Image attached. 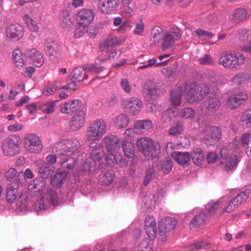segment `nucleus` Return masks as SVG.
<instances>
[{
  "label": "nucleus",
  "mask_w": 251,
  "mask_h": 251,
  "mask_svg": "<svg viewBox=\"0 0 251 251\" xmlns=\"http://www.w3.org/2000/svg\"><path fill=\"white\" fill-rule=\"evenodd\" d=\"M162 29L160 27H156L153 29L151 32L152 37L154 43H158L163 35L162 34Z\"/></svg>",
  "instance_id": "864d4df0"
},
{
  "label": "nucleus",
  "mask_w": 251,
  "mask_h": 251,
  "mask_svg": "<svg viewBox=\"0 0 251 251\" xmlns=\"http://www.w3.org/2000/svg\"><path fill=\"white\" fill-rule=\"evenodd\" d=\"M249 17L247 11L244 8L236 9L232 15L231 19L235 23L246 21Z\"/></svg>",
  "instance_id": "bb28decb"
},
{
  "label": "nucleus",
  "mask_w": 251,
  "mask_h": 251,
  "mask_svg": "<svg viewBox=\"0 0 251 251\" xmlns=\"http://www.w3.org/2000/svg\"><path fill=\"white\" fill-rule=\"evenodd\" d=\"M240 143L247 155L251 157V134H243L240 138Z\"/></svg>",
  "instance_id": "c85d7f7f"
},
{
  "label": "nucleus",
  "mask_w": 251,
  "mask_h": 251,
  "mask_svg": "<svg viewBox=\"0 0 251 251\" xmlns=\"http://www.w3.org/2000/svg\"><path fill=\"white\" fill-rule=\"evenodd\" d=\"M198 60L202 65H212L214 63L212 57L208 54H204L203 56L200 57Z\"/></svg>",
  "instance_id": "603ef678"
},
{
  "label": "nucleus",
  "mask_w": 251,
  "mask_h": 251,
  "mask_svg": "<svg viewBox=\"0 0 251 251\" xmlns=\"http://www.w3.org/2000/svg\"><path fill=\"white\" fill-rule=\"evenodd\" d=\"M21 56L19 50L14 51L13 53V59L18 67H22L25 65L24 59L21 58Z\"/></svg>",
  "instance_id": "3c124183"
},
{
  "label": "nucleus",
  "mask_w": 251,
  "mask_h": 251,
  "mask_svg": "<svg viewBox=\"0 0 251 251\" xmlns=\"http://www.w3.org/2000/svg\"><path fill=\"white\" fill-rule=\"evenodd\" d=\"M25 147L30 153H38L43 148L40 138L35 134H27L25 137Z\"/></svg>",
  "instance_id": "0eeeda50"
},
{
  "label": "nucleus",
  "mask_w": 251,
  "mask_h": 251,
  "mask_svg": "<svg viewBox=\"0 0 251 251\" xmlns=\"http://www.w3.org/2000/svg\"><path fill=\"white\" fill-rule=\"evenodd\" d=\"M58 196L56 192L51 188H47L43 195L35 202L34 208L38 212L46 210L49 205L56 206L58 205Z\"/></svg>",
  "instance_id": "f03ea898"
},
{
  "label": "nucleus",
  "mask_w": 251,
  "mask_h": 251,
  "mask_svg": "<svg viewBox=\"0 0 251 251\" xmlns=\"http://www.w3.org/2000/svg\"><path fill=\"white\" fill-rule=\"evenodd\" d=\"M219 63L228 69L237 68L245 61V57L240 52L223 54L219 59Z\"/></svg>",
  "instance_id": "39448f33"
},
{
  "label": "nucleus",
  "mask_w": 251,
  "mask_h": 251,
  "mask_svg": "<svg viewBox=\"0 0 251 251\" xmlns=\"http://www.w3.org/2000/svg\"><path fill=\"white\" fill-rule=\"evenodd\" d=\"M209 91L208 86L205 84L192 85L187 89L185 98L190 103L198 102L208 94Z\"/></svg>",
  "instance_id": "7ed1b4c3"
},
{
  "label": "nucleus",
  "mask_w": 251,
  "mask_h": 251,
  "mask_svg": "<svg viewBox=\"0 0 251 251\" xmlns=\"http://www.w3.org/2000/svg\"><path fill=\"white\" fill-rule=\"evenodd\" d=\"M248 75L246 74H238L232 78V82L237 85H240L246 80Z\"/></svg>",
  "instance_id": "bf43d9fd"
},
{
  "label": "nucleus",
  "mask_w": 251,
  "mask_h": 251,
  "mask_svg": "<svg viewBox=\"0 0 251 251\" xmlns=\"http://www.w3.org/2000/svg\"><path fill=\"white\" fill-rule=\"evenodd\" d=\"M66 146L69 149L71 154L76 151L80 147V145L78 140L75 139H64Z\"/></svg>",
  "instance_id": "4c0bfd02"
},
{
  "label": "nucleus",
  "mask_w": 251,
  "mask_h": 251,
  "mask_svg": "<svg viewBox=\"0 0 251 251\" xmlns=\"http://www.w3.org/2000/svg\"><path fill=\"white\" fill-rule=\"evenodd\" d=\"M114 178V174L110 172H106L101 177L100 182L102 185H108L111 184Z\"/></svg>",
  "instance_id": "09e8293b"
},
{
  "label": "nucleus",
  "mask_w": 251,
  "mask_h": 251,
  "mask_svg": "<svg viewBox=\"0 0 251 251\" xmlns=\"http://www.w3.org/2000/svg\"><path fill=\"white\" fill-rule=\"evenodd\" d=\"M206 219L205 214L201 213L196 215L191 220V225L192 227H198L202 225Z\"/></svg>",
  "instance_id": "79ce46f5"
},
{
  "label": "nucleus",
  "mask_w": 251,
  "mask_h": 251,
  "mask_svg": "<svg viewBox=\"0 0 251 251\" xmlns=\"http://www.w3.org/2000/svg\"><path fill=\"white\" fill-rule=\"evenodd\" d=\"M85 114L82 111H79L75 114L71 122V127L73 130L80 129L85 123Z\"/></svg>",
  "instance_id": "b1692460"
},
{
  "label": "nucleus",
  "mask_w": 251,
  "mask_h": 251,
  "mask_svg": "<svg viewBox=\"0 0 251 251\" xmlns=\"http://www.w3.org/2000/svg\"><path fill=\"white\" fill-rule=\"evenodd\" d=\"M168 62V60L161 62L159 63H157V60L155 59H151L148 61V63L146 65H144L139 67V69H146L147 68L152 66L153 65H155L156 66H165L167 64V63Z\"/></svg>",
  "instance_id": "5fc2aeb1"
},
{
  "label": "nucleus",
  "mask_w": 251,
  "mask_h": 251,
  "mask_svg": "<svg viewBox=\"0 0 251 251\" xmlns=\"http://www.w3.org/2000/svg\"><path fill=\"white\" fill-rule=\"evenodd\" d=\"M220 155L221 162L225 165V169L226 172L236 168L238 164V158L236 155H230L228 150L223 148L220 151Z\"/></svg>",
  "instance_id": "6e6552de"
},
{
  "label": "nucleus",
  "mask_w": 251,
  "mask_h": 251,
  "mask_svg": "<svg viewBox=\"0 0 251 251\" xmlns=\"http://www.w3.org/2000/svg\"><path fill=\"white\" fill-rule=\"evenodd\" d=\"M152 122L150 120L139 121L136 122L133 132L137 134L144 133L151 127Z\"/></svg>",
  "instance_id": "7c9ffc66"
},
{
  "label": "nucleus",
  "mask_w": 251,
  "mask_h": 251,
  "mask_svg": "<svg viewBox=\"0 0 251 251\" xmlns=\"http://www.w3.org/2000/svg\"><path fill=\"white\" fill-rule=\"evenodd\" d=\"M173 167V162L171 159L166 158L160 163V169L164 174H168L171 171Z\"/></svg>",
  "instance_id": "a18cd8bd"
},
{
  "label": "nucleus",
  "mask_w": 251,
  "mask_h": 251,
  "mask_svg": "<svg viewBox=\"0 0 251 251\" xmlns=\"http://www.w3.org/2000/svg\"><path fill=\"white\" fill-rule=\"evenodd\" d=\"M172 157L179 165L187 164L190 159V155L188 152L175 151L172 154Z\"/></svg>",
  "instance_id": "c756f323"
},
{
  "label": "nucleus",
  "mask_w": 251,
  "mask_h": 251,
  "mask_svg": "<svg viewBox=\"0 0 251 251\" xmlns=\"http://www.w3.org/2000/svg\"><path fill=\"white\" fill-rule=\"evenodd\" d=\"M95 17L93 10L82 9L77 13V20L81 26H87L91 23Z\"/></svg>",
  "instance_id": "f3484780"
},
{
  "label": "nucleus",
  "mask_w": 251,
  "mask_h": 251,
  "mask_svg": "<svg viewBox=\"0 0 251 251\" xmlns=\"http://www.w3.org/2000/svg\"><path fill=\"white\" fill-rule=\"evenodd\" d=\"M85 68L81 67L75 68L69 75L70 79H74L78 82H80L87 78Z\"/></svg>",
  "instance_id": "cd10ccee"
},
{
  "label": "nucleus",
  "mask_w": 251,
  "mask_h": 251,
  "mask_svg": "<svg viewBox=\"0 0 251 251\" xmlns=\"http://www.w3.org/2000/svg\"><path fill=\"white\" fill-rule=\"evenodd\" d=\"M137 146L139 150L142 151L145 155H148L150 151L155 152L159 149V145L157 143H154L151 139L147 137L138 139Z\"/></svg>",
  "instance_id": "1a4fd4ad"
},
{
  "label": "nucleus",
  "mask_w": 251,
  "mask_h": 251,
  "mask_svg": "<svg viewBox=\"0 0 251 251\" xmlns=\"http://www.w3.org/2000/svg\"><path fill=\"white\" fill-rule=\"evenodd\" d=\"M111 40L110 38L107 39L106 41L104 42L103 43L100 45V49L101 51H105L106 52H108L109 51H111L110 48L113 47Z\"/></svg>",
  "instance_id": "0e129e2a"
},
{
  "label": "nucleus",
  "mask_w": 251,
  "mask_h": 251,
  "mask_svg": "<svg viewBox=\"0 0 251 251\" xmlns=\"http://www.w3.org/2000/svg\"><path fill=\"white\" fill-rule=\"evenodd\" d=\"M60 162L62 168L68 171L73 170L76 164V161L72 157H68L62 161L60 160Z\"/></svg>",
  "instance_id": "c03bdc74"
},
{
  "label": "nucleus",
  "mask_w": 251,
  "mask_h": 251,
  "mask_svg": "<svg viewBox=\"0 0 251 251\" xmlns=\"http://www.w3.org/2000/svg\"><path fill=\"white\" fill-rule=\"evenodd\" d=\"M251 194V190L247 189L245 191L241 192L238 194L236 197H234L232 200L233 202H235L236 204L238 206L246 200L249 198Z\"/></svg>",
  "instance_id": "c9c22d12"
},
{
  "label": "nucleus",
  "mask_w": 251,
  "mask_h": 251,
  "mask_svg": "<svg viewBox=\"0 0 251 251\" xmlns=\"http://www.w3.org/2000/svg\"><path fill=\"white\" fill-rule=\"evenodd\" d=\"M82 105L81 101L73 100L65 102L61 105L60 111L62 113L69 114L78 110Z\"/></svg>",
  "instance_id": "412c9836"
},
{
  "label": "nucleus",
  "mask_w": 251,
  "mask_h": 251,
  "mask_svg": "<svg viewBox=\"0 0 251 251\" xmlns=\"http://www.w3.org/2000/svg\"><path fill=\"white\" fill-rule=\"evenodd\" d=\"M151 250L150 241L148 238L143 240L138 246L134 247L133 249L134 251H151Z\"/></svg>",
  "instance_id": "37998d69"
},
{
  "label": "nucleus",
  "mask_w": 251,
  "mask_h": 251,
  "mask_svg": "<svg viewBox=\"0 0 251 251\" xmlns=\"http://www.w3.org/2000/svg\"><path fill=\"white\" fill-rule=\"evenodd\" d=\"M68 173L66 171H57L50 179V183L53 187L60 188L64 184L67 177Z\"/></svg>",
  "instance_id": "5701e85b"
},
{
  "label": "nucleus",
  "mask_w": 251,
  "mask_h": 251,
  "mask_svg": "<svg viewBox=\"0 0 251 251\" xmlns=\"http://www.w3.org/2000/svg\"><path fill=\"white\" fill-rule=\"evenodd\" d=\"M98 8L103 13H109L117 10L119 0H97Z\"/></svg>",
  "instance_id": "dca6fc26"
},
{
  "label": "nucleus",
  "mask_w": 251,
  "mask_h": 251,
  "mask_svg": "<svg viewBox=\"0 0 251 251\" xmlns=\"http://www.w3.org/2000/svg\"><path fill=\"white\" fill-rule=\"evenodd\" d=\"M207 243H204L203 242H198L195 243L191 244L188 247V250L189 251H195L199 250L201 249L206 248V247L208 246Z\"/></svg>",
  "instance_id": "e2e57ef3"
},
{
  "label": "nucleus",
  "mask_w": 251,
  "mask_h": 251,
  "mask_svg": "<svg viewBox=\"0 0 251 251\" xmlns=\"http://www.w3.org/2000/svg\"><path fill=\"white\" fill-rule=\"evenodd\" d=\"M59 45L51 40H47L45 44L46 53L50 57H57L59 54Z\"/></svg>",
  "instance_id": "4be33fe9"
},
{
  "label": "nucleus",
  "mask_w": 251,
  "mask_h": 251,
  "mask_svg": "<svg viewBox=\"0 0 251 251\" xmlns=\"http://www.w3.org/2000/svg\"><path fill=\"white\" fill-rule=\"evenodd\" d=\"M195 32L196 35L199 37L205 38L206 39H210L214 36L212 33L201 28L197 29Z\"/></svg>",
  "instance_id": "13d9d810"
},
{
  "label": "nucleus",
  "mask_w": 251,
  "mask_h": 251,
  "mask_svg": "<svg viewBox=\"0 0 251 251\" xmlns=\"http://www.w3.org/2000/svg\"><path fill=\"white\" fill-rule=\"evenodd\" d=\"M220 205L219 201L211 202L206 206V209L209 213H212L217 210Z\"/></svg>",
  "instance_id": "338daca9"
},
{
  "label": "nucleus",
  "mask_w": 251,
  "mask_h": 251,
  "mask_svg": "<svg viewBox=\"0 0 251 251\" xmlns=\"http://www.w3.org/2000/svg\"><path fill=\"white\" fill-rule=\"evenodd\" d=\"M58 88L56 83L50 84L45 86L43 90V93L45 96H50L53 95Z\"/></svg>",
  "instance_id": "8fccbe9b"
},
{
  "label": "nucleus",
  "mask_w": 251,
  "mask_h": 251,
  "mask_svg": "<svg viewBox=\"0 0 251 251\" xmlns=\"http://www.w3.org/2000/svg\"><path fill=\"white\" fill-rule=\"evenodd\" d=\"M208 79L214 86L222 84L224 80V76L221 74H217L214 72L209 74Z\"/></svg>",
  "instance_id": "a19ab883"
},
{
  "label": "nucleus",
  "mask_w": 251,
  "mask_h": 251,
  "mask_svg": "<svg viewBox=\"0 0 251 251\" xmlns=\"http://www.w3.org/2000/svg\"><path fill=\"white\" fill-rule=\"evenodd\" d=\"M167 32L169 33L176 41L180 39L181 37V32L178 28H172Z\"/></svg>",
  "instance_id": "774afa93"
},
{
  "label": "nucleus",
  "mask_w": 251,
  "mask_h": 251,
  "mask_svg": "<svg viewBox=\"0 0 251 251\" xmlns=\"http://www.w3.org/2000/svg\"><path fill=\"white\" fill-rule=\"evenodd\" d=\"M107 122L103 119H98L92 122L86 132L88 141H99L106 133Z\"/></svg>",
  "instance_id": "f257e3e1"
},
{
  "label": "nucleus",
  "mask_w": 251,
  "mask_h": 251,
  "mask_svg": "<svg viewBox=\"0 0 251 251\" xmlns=\"http://www.w3.org/2000/svg\"><path fill=\"white\" fill-rule=\"evenodd\" d=\"M19 184L11 183L7 188L6 199L9 203H13L16 200L18 193Z\"/></svg>",
  "instance_id": "a878e982"
},
{
  "label": "nucleus",
  "mask_w": 251,
  "mask_h": 251,
  "mask_svg": "<svg viewBox=\"0 0 251 251\" xmlns=\"http://www.w3.org/2000/svg\"><path fill=\"white\" fill-rule=\"evenodd\" d=\"M6 37L14 41L20 40L24 35V28L18 24L8 25L5 29Z\"/></svg>",
  "instance_id": "4468645a"
},
{
  "label": "nucleus",
  "mask_w": 251,
  "mask_h": 251,
  "mask_svg": "<svg viewBox=\"0 0 251 251\" xmlns=\"http://www.w3.org/2000/svg\"><path fill=\"white\" fill-rule=\"evenodd\" d=\"M182 95L181 88L177 87L171 93L170 101L174 105H178L180 104Z\"/></svg>",
  "instance_id": "473e14b6"
},
{
  "label": "nucleus",
  "mask_w": 251,
  "mask_h": 251,
  "mask_svg": "<svg viewBox=\"0 0 251 251\" xmlns=\"http://www.w3.org/2000/svg\"><path fill=\"white\" fill-rule=\"evenodd\" d=\"M182 131V126L180 124H176L175 126L171 128L169 130V134L176 136L181 133Z\"/></svg>",
  "instance_id": "69168bd1"
},
{
  "label": "nucleus",
  "mask_w": 251,
  "mask_h": 251,
  "mask_svg": "<svg viewBox=\"0 0 251 251\" xmlns=\"http://www.w3.org/2000/svg\"><path fill=\"white\" fill-rule=\"evenodd\" d=\"M145 231L151 240L155 238L157 229L156 222L155 218L152 216H147L145 220Z\"/></svg>",
  "instance_id": "6ab92c4d"
},
{
  "label": "nucleus",
  "mask_w": 251,
  "mask_h": 251,
  "mask_svg": "<svg viewBox=\"0 0 251 251\" xmlns=\"http://www.w3.org/2000/svg\"><path fill=\"white\" fill-rule=\"evenodd\" d=\"M22 141L17 135L10 136L2 142L1 148L4 155L13 157L19 154Z\"/></svg>",
  "instance_id": "20e7f679"
},
{
  "label": "nucleus",
  "mask_w": 251,
  "mask_h": 251,
  "mask_svg": "<svg viewBox=\"0 0 251 251\" xmlns=\"http://www.w3.org/2000/svg\"><path fill=\"white\" fill-rule=\"evenodd\" d=\"M210 135L216 140L220 139L222 138V133L221 129L216 126H213L210 128Z\"/></svg>",
  "instance_id": "052dcab7"
},
{
  "label": "nucleus",
  "mask_w": 251,
  "mask_h": 251,
  "mask_svg": "<svg viewBox=\"0 0 251 251\" xmlns=\"http://www.w3.org/2000/svg\"><path fill=\"white\" fill-rule=\"evenodd\" d=\"M38 170L42 178H48L51 176L54 172V168L42 160L36 161Z\"/></svg>",
  "instance_id": "aec40b11"
},
{
  "label": "nucleus",
  "mask_w": 251,
  "mask_h": 251,
  "mask_svg": "<svg viewBox=\"0 0 251 251\" xmlns=\"http://www.w3.org/2000/svg\"><path fill=\"white\" fill-rule=\"evenodd\" d=\"M122 103L126 110L133 115L139 112L142 105V101L136 97L124 99Z\"/></svg>",
  "instance_id": "ddd939ff"
},
{
  "label": "nucleus",
  "mask_w": 251,
  "mask_h": 251,
  "mask_svg": "<svg viewBox=\"0 0 251 251\" xmlns=\"http://www.w3.org/2000/svg\"><path fill=\"white\" fill-rule=\"evenodd\" d=\"M155 175L154 168L153 166H149L146 170L145 176L144 178L143 185L147 186L153 179Z\"/></svg>",
  "instance_id": "ea45409f"
},
{
  "label": "nucleus",
  "mask_w": 251,
  "mask_h": 251,
  "mask_svg": "<svg viewBox=\"0 0 251 251\" xmlns=\"http://www.w3.org/2000/svg\"><path fill=\"white\" fill-rule=\"evenodd\" d=\"M106 148L109 153H115L120 148V140L114 135L105 136L103 139Z\"/></svg>",
  "instance_id": "a211bd4d"
},
{
  "label": "nucleus",
  "mask_w": 251,
  "mask_h": 251,
  "mask_svg": "<svg viewBox=\"0 0 251 251\" xmlns=\"http://www.w3.org/2000/svg\"><path fill=\"white\" fill-rule=\"evenodd\" d=\"M241 121L244 125L250 126L251 125V109L245 111L241 116Z\"/></svg>",
  "instance_id": "6e6d98bb"
},
{
  "label": "nucleus",
  "mask_w": 251,
  "mask_h": 251,
  "mask_svg": "<svg viewBox=\"0 0 251 251\" xmlns=\"http://www.w3.org/2000/svg\"><path fill=\"white\" fill-rule=\"evenodd\" d=\"M123 151L125 155L128 158H132L134 156L135 147L130 142L125 141L123 143Z\"/></svg>",
  "instance_id": "e433bc0d"
},
{
  "label": "nucleus",
  "mask_w": 251,
  "mask_h": 251,
  "mask_svg": "<svg viewBox=\"0 0 251 251\" xmlns=\"http://www.w3.org/2000/svg\"><path fill=\"white\" fill-rule=\"evenodd\" d=\"M193 163L199 165L201 164L204 159V155L202 150L198 148H194L191 152Z\"/></svg>",
  "instance_id": "f704fd0d"
},
{
  "label": "nucleus",
  "mask_w": 251,
  "mask_h": 251,
  "mask_svg": "<svg viewBox=\"0 0 251 251\" xmlns=\"http://www.w3.org/2000/svg\"><path fill=\"white\" fill-rule=\"evenodd\" d=\"M58 101V100H54L42 104L40 108L43 112L50 114L54 111L55 103Z\"/></svg>",
  "instance_id": "de8ad7c7"
},
{
  "label": "nucleus",
  "mask_w": 251,
  "mask_h": 251,
  "mask_svg": "<svg viewBox=\"0 0 251 251\" xmlns=\"http://www.w3.org/2000/svg\"><path fill=\"white\" fill-rule=\"evenodd\" d=\"M162 47L161 49L164 50L171 48L173 46L176 41L169 33L166 32L162 37Z\"/></svg>",
  "instance_id": "72a5a7b5"
},
{
  "label": "nucleus",
  "mask_w": 251,
  "mask_h": 251,
  "mask_svg": "<svg viewBox=\"0 0 251 251\" xmlns=\"http://www.w3.org/2000/svg\"><path fill=\"white\" fill-rule=\"evenodd\" d=\"M54 151L56 153L58 158H61L62 156L71 155L70 151H69V149L67 146H66L64 140H62L55 144Z\"/></svg>",
  "instance_id": "2f4dec72"
},
{
  "label": "nucleus",
  "mask_w": 251,
  "mask_h": 251,
  "mask_svg": "<svg viewBox=\"0 0 251 251\" xmlns=\"http://www.w3.org/2000/svg\"><path fill=\"white\" fill-rule=\"evenodd\" d=\"M114 123L118 128H124L128 125V119L126 115L121 114L115 119Z\"/></svg>",
  "instance_id": "58836bf2"
},
{
  "label": "nucleus",
  "mask_w": 251,
  "mask_h": 251,
  "mask_svg": "<svg viewBox=\"0 0 251 251\" xmlns=\"http://www.w3.org/2000/svg\"><path fill=\"white\" fill-rule=\"evenodd\" d=\"M219 99L214 96H209L202 104L201 110L208 115L213 114L221 106Z\"/></svg>",
  "instance_id": "9d476101"
},
{
  "label": "nucleus",
  "mask_w": 251,
  "mask_h": 251,
  "mask_svg": "<svg viewBox=\"0 0 251 251\" xmlns=\"http://www.w3.org/2000/svg\"><path fill=\"white\" fill-rule=\"evenodd\" d=\"M144 29L145 25L142 21L137 23L136 24L135 27L133 31V34L138 36H142Z\"/></svg>",
  "instance_id": "680f3d73"
},
{
  "label": "nucleus",
  "mask_w": 251,
  "mask_h": 251,
  "mask_svg": "<svg viewBox=\"0 0 251 251\" xmlns=\"http://www.w3.org/2000/svg\"><path fill=\"white\" fill-rule=\"evenodd\" d=\"M159 95V87L153 81L147 82L143 89V95L148 101L157 99Z\"/></svg>",
  "instance_id": "9b49d317"
},
{
  "label": "nucleus",
  "mask_w": 251,
  "mask_h": 251,
  "mask_svg": "<svg viewBox=\"0 0 251 251\" xmlns=\"http://www.w3.org/2000/svg\"><path fill=\"white\" fill-rule=\"evenodd\" d=\"M25 54L37 67L41 66L44 62L42 54L35 49L32 48L27 50Z\"/></svg>",
  "instance_id": "393cba45"
},
{
  "label": "nucleus",
  "mask_w": 251,
  "mask_h": 251,
  "mask_svg": "<svg viewBox=\"0 0 251 251\" xmlns=\"http://www.w3.org/2000/svg\"><path fill=\"white\" fill-rule=\"evenodd\" d=\"M180 116L185 119L192 118L195 116V111L191 108H185L179 112Z\"/></svg>",
  "instance_id": "4d7b16f0"
},
{
  "label": "nucleus",
  "mask_w": 251,
  "mask_h": 251,
  "mask_svg": "<svg viewBox=\"0 0 251 251\" xmlns=\"http://www.w3.org/2000/svg\"><path fill=\"white\" fill-rule=\"evenodd\" d=\"M90 147L92 149L90 153V157L93 160V164H91L90 166L87 163H85L84 166V171H90L94 167L96 161H100L104 155V150L102 145L98 143L92 142L90 144Z\"/></svg>",
  "instance_id": "423d86ee"
},
{
  "label": "nucleus",
  "mask_w": 251,
  "mask_h": 251,
  "mask_svg": "<svg viewBox=\"0 0 251 251\" xmlns=\"http://www.w3.org/2000/svg\"><path fill=\"white\" fill-rule=\"evenodd\" d=\"M177 223L176 219L171 217H166L162 219L159 223V234L162 239L166 238L167 234L176 226Z\"/></svg>",
  "instance_id": "f8f14e48"
},
{
  "label": "nucleus",
  "mask_w": 251,
  "mask_h": 251,
  "mask_svg": "<svg viewBox=\"0 0 251 251\" xmlns=\"http://www.w3.org/2000/svg\"><path fill=\"white\" fill-rule=\"evenodd\" d=\"M61 16L60 24L63 28H66L71 25L72 24L70 16L68 14L67 11H63Z\"/></svg>",
  "instance_id": "49530a36"
},
{
  "label": "nucleus",
  "mask_w": 251,
  "mask_h": 251,
  "mask_svg": "<svg viewBox=\"0 0 251 251\" xmlns=\"http://www.w3.org/2000/svg\"><path fill=\"white\" fill-rule=\"evenodd\" d=\"M248 97V94L245 92L231 95L227 100V106L231 109H236L243 104Z\"/></svg>",
  "instance_id": "2eb2a0df"
}]
</instances>
